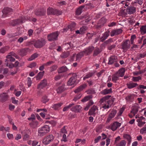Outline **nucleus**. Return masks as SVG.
Wrapping results in <instances>:
<instances>
[{"mask_svg": "<svg viewBox=\"0 0 146 146\" xmlns=\"http://www.w3.org/2000/svg\"><path fill=\"white\" fill-rule=\"evenodd\" d=\"M38 124V123L36 121H33L30 123V125L33 128H35L36 127Z\"/></svg>", "mask_w": 146, "mask_h": 146, "instance_id": "obj_41", "label": "nucleus"}, {"mask_svg": "<svg viewBox=\"0 0 146 146\" xmlns=\"http://www.w3.org/2000/svg\"><path fill=\"white\" fill-rule=\"evenodd\" d=\"M121 125V123L116 121L111 123L109 127L113 131H115L119 128Z\"/></svg>", "mask_w": 146, "mask_h": 146, "instance_id": "obj_11", "label": "nucleus"}, {"mask_svg": "<svg viewBox=\"0 0 146 146\" xmlns=\"http://www.w3.org/2000/svg\"><path fill=\"white\" fill-rule=\"evenodd\" d=\"M87 86L86 84H84L83 85H81L76 89L74 92L75 93L79 94L81 93L80 92L82 91L84 88H85Z\"/></svg>", "mask_w": 146, "mask_h": 146, "instance_id": "obj_22", "label": "nucleus"}, {"mask_svg": "<svg viewBox=\"0 0 146 146\" xmlns=\"http://www.w3.org/2000/svg\"><path fill=\"white\" fill-rule=\"evenodd\" d=\"M87 92H88V94H90L85 96L84 98L81 101L82 102H85L88 101H90V102H91V90H88Z\"/></svg>", "mask_w": 146, "mask_h": 146, "instance_id": "obj_18", "label": "nucleus"}, {"mask_svg": "<svg viewBox=\"0 0 146 146\" xmlns=\"http://www.w3.org/2000/svg\"><path fill=\"white\" fill-rule=\"evenodd\" d=\"M141 33L142 35L146 33V25H143L140 28Z\"/></svg>", "mask_w": 146, "mask_h": 146, "instance_id": "obj_38", "label": "nucleus"}, {"mask_svg": "<svg viewBox=\"0 0 146 146\" xmlns=\"http://www.w3.org/2000/svg\"><path fill=\"white\" fill-rule=\"evenodd\" d=\"M141 79V77L140 76L136 77H133L132 78V80L134 82H138L139 80Z\"/></svg>", "mask_w": 146, "mask_h": 146, "instance_id": "obj_45", "label": "nucleus"}, {"mask_svg": "<svg viewBox=\"0 0 146 146\" xmlns=\"http://www.w3.org/2000/svg\"><path fill=\"white\" fill-rule=\"evenodd\" d=\"M116 45L115 44L109 45L108 47V48L109 50H111L113 49L114 48L116 47Z\"/></svg>", "mask_w": 146, "mask_h": 146, "instance_id": "obj_58", "label": "nucleus"}, {"mask_svg": "<svg viewBox=\"0 0 146 146\" xmlns=\"http://www.w3.org/2000/svg\"><path fill=\"white\" fill-rule=\"evenodd\" d=\"M143 0H133L131 3L134 6H136L137 5V4L140 5H141L143 3Z\"/></svg>", "mask_w": 146, "mask_h": 146, "instance_id": "obj_25", "label": "nucleus"}, {"mask_svg": "<svg viewBox=\"0 0 146 146\" xmlns=\"http://www.w3.org/2000/svg\"><path fill=\"white\" fill-rule=\"evenodd\" d=\"M111 97V96L108 95L105 96L100 99V102L102 104V108L104 109L108 108L114 101L115 99L113 98H111L109 99Z\"/></svg>", "mask_w": 146, "mask_h": 146, "instance_id": "obj_1", "label": "nucleus"}, {"mask_svg": "<svg viewBox=\"0 0 146 146\" xmlns=\"http://www.w3.org/2000/svg\"><path fill=\"white\" fill-rule=\"evenodd\" d=\"M9 48L8 46H6L0 49V52L2 53H4L5 52L7 51Z\"/></svg>", "mask_w": 146, "mask_h": 146, "instance_id": "obj_35", "label": "nucleus"}, {"mask_svg": "<svg viewBox=\"0 0 146 146\" xmlns=\"http://www.w3.org/2000/svg\"><path fill=\"white\" fill-rule=\"evenodd\" d=\"M69 51H67L63 53L61 55L60 57L62 58H65L67 57L70 55Z\"/></svg>", "mask_w": 146, "mask_h": 146, "instance_id": "obj_36", "label": "nucleus"}, {"mask_svg": "<svg viewBox=\"0 0 146 146\" xmlns=\"http://www.w3.org/2000/svg\"><path fill=\"white\" fill-rule=\"evenodd\" d=\"M124 138L128 140H131V137L130 135L128 134H124L123 135Z\"/></svg>", "mask_w": 146, "mask_h": 146, "instance_id": "obj_49", "label": "nucleus"}, {"mask_svg": "<svg viewBox=\"0 0 146 146\" xmlns=\"http://www.w3.org/2000/svg\"><path fill=\"white\" fill-rule=\"evenodd\" d=\"M126 144V142L124 140H123L118 143L116 146H125Z\"/></svg>", "mask_w": 146, "mask_h": 146, "instance_id": "obj_44", "label": "nucleus"}, {"mask_svg": "<svg viewBox=\"0 0 146 146\" xmlns=\"http://www.w3.org/2000/svg\"><path fill=\"white\" fill-rule=\"evenodd\" d=\"M82 108L80 105H76L71 108V110L76 113L80 112Z\"/></svg>", "mask_w": 146, "mask_h": 146, "instance_id": "obj_20", "label": "nucleus"}, {"mask_svg": "<svg viewBox=\"0 0 146 146\" xmlns=\"http://www.w3.org/2000/svg\"><path fill=\"white\" fill-rule=\"evenodd\" d=\"M123 31V30L121 29H115L112 30L110 33L111 36L119 35L121 34Z\"/></svg>", "mask_w": 146, "mask_h": 146, "instance_id": "obj_17", "label": "nucleus"}, {"mask_svg": "<svg viewBox=\"0 0 146 146\" xmlns=\"http://www.w3.org/2000/svg\"><path fill=\"white\" fill-rule=\"evenodd\" d=\"M74 74V75L69 79V81L67 83V84L68 86L73 85L74 86L76 84V82L77 80V75L76 74Z\"/></svg>", "mask_w": 146, "mask_h": 146, "instance_id": "obj_10", "label": "nucleus"}, {"mask_svg": "<svg viewBox=\"0 0 146 146\" xmlns=\"http://www.w3.org/2000/svg\"><path fill=\"white\" fill-rule=\"evenodd\" d=\"M136 8L134 6H130L128 7L126 9V11L129 15L133 14L136 12Z\"/></svg>", "mask_w": 146, "mask_h": 146, "instance_id": "obj_15", "label": "nucleus"}, {"mask_svg": "<svg viewBox=\"0 0 146 146\" xmlns=\"http://www.w3.org/2000/svg\"><path fill=\"white\" fill-rule=\"evenodd\" d=\"M101 51V50L100 49L98 48H96L94 51L93 56H97Z\"/></svg>", "mask_w": 146, "mask_h": 146, "instance_id": "obj_34", "label": "nucleus"}, {"mask_svg": "<svg viewBox=\"0 0 146 146\" xmlns=\"http://www.w3.org/2000/svg\"><path fill=\"white\" fill-rule=\"evenodd\" d=\"M97 110V108L96 106H94L92 107V115L95 113Z\"/></svg>", "mask_w": 146, "mask_h": 146, "instance_id": "obj_54", "label": "nucleus"}, {"mask_svg": "<svg viewBox=\"0 0 146 146\" xmlns=\"http://www.w3.org/2000/svg\"><path fill=\"white\" fill-rule=\"evenodd\" d=\"M82 96V95L81 94V93L77 94L74 97L73 101H74L75 102H76L77 100L81 98Z\"/></svg>", "mask_w": 146, "mask_h": 146, "instance_id": "obj_39", "label": "nucleus"}, {"mask_svg": "<svg viewBox=\"0 0 146 146\" xmlns=\"http://www.w3.org/2000/svg\"><path fill=\"white\" fill-rule=\"evenodd\" d=\"M139 108L137 106H133L131 111V113L133 114V115H135L139 111Z\"/></svg>", "mask_w": 146, "mask_h": 146, "instance_id": "obj_26", "label": "nucleus"}, {"mask_svg": "<svg viewBox=\"0 0 146 146\" xmlns=\"http://www.w3.org/2000/svg\"><path fill=\"white\" fill-rule=\"evenodd\" d=\"M85 7L84 5H81L78 8L76 11V14L77 15H79L82 12V10Z\"/></svg>", "mask_w": 146, "mask_h": 146, "instance_id": "obj_28", "label": "nucleus"}, {"mask_svg": "<svg viewBox=\"0 0 146 146\" xmlns=\"http://www.w3.org/2000/svg\"><path fill=\"white\" fill-rule=\"evenodd\" d=\"M76 24L75 23L73 22L68 26V28L70 29L71 30L72 29V28H73L76 27Z\"/></svg>", "mask_w": 146, "mask_h": 146, "instance_id": "obj_61", "label": "nucleus"}, {"mask_svg": "<svg viewBox=\"0 0 146 146\" xmlns=\"http://www.w3.org/2000/svg\"><path fill=\"white\" fill-rule=\"evenodd\" d=\"M23 138L24 141H27L29 139V136L28 134H26L23 135Z\"/></svg>", "mask_w": 146, "mask_h": 146, "instance_id": "obj_52", "label": "nucleus"}, {"mask_svg": "<svg viewBox=\"0 0 146 146\" xmlns=\"http://www.w3.org/2000/svg\"><path fill=\"white\" fill-rule=\"evenodd\" d=\"M133 98V96L132 95H130L129 96L126 97V98L128 100L130 101H132Z\"/></svg>", "mask_w": 146, "mask_h": 146, "instance_id": "obj_64", "label": "nucleus"}, {"mask_svg": "<svg viewBox=\"0 0 146 146\" xmlns=\"http://www.w3.org/2000/svg\"><path fill=\"white\" fill-rule=\"evenodd\" d=\"M19 54L22 56H23L27 54V51L25 49H22L19 50Z\"/></svg>", "mask_w": 146, "mask_h": 146, "instance_id": "obj_42", "label": "nucleus"}, {"mask_svg": "<svg viewBox=\"0 0 146 146\" xmlns=\"http://www.w3.org/2000/svg\"><path fill=\"white\" fill-rule=\"evenodd\" d=\"M13 10L12 8L9 7H5L3 10L2 12L4 15H6L7 14L9 13L13 12Z\"/></svg>", "mask_w": 146, "mask_h": 146, "instance_id": "obj_24", "label": "nucleus"}, {"mask_svg": "<svg viewBox=\"0 0 146 146\" xmlns=\"http://www.w3.org/2000/svg\"><path fill=\"white\" fill-rule=\"evenodd\" d=\"M31 116V117H29L28 118V120H32L33 121L35 119V117L34 114H32Z\"/></svg>", "mask_w": 146, "mask_h": 146, "instance_id": "obj_63", "label": "nucleus"}, {"mask_svg": "<svg viewBox=\"0 0 146 146\" xmlns=\"http://www.w3.org/2000/svg\"><path fill=\"white\" fill-rule=\"evenodd\" d=\"M62 12L57 9L52 7H49L47 9V14L48 15H52L58 16L62 14Z\"/></svg>", "mask_w": 146, "mask_h": 146, "instance_id": "obj_4", "label": "nucleus"}, {"mask_svg": "<svg viewBox=\"0 0 146 146\" xmlns=\"http://www.w3.org/2000/svg\"><path fill=\"white\" fill-rule=\"evenodd\" d=\"M127 85L128 89H131L136 87L137 86H138V85L137 83H133L132 82H130L127 84Z\"/></svg>", "mask_w": 146, "mask_h": 146, "instance_id": "obj_23", "label": "nucleus"}, {"mask_svg": "<svg viewBox=\"0 0 146 146\" xmlns=\"http://www.w3.org/2000/svg\"><path fill=\"white\" fill-rule=\"evenodd\" d=\"M86 30V29L85 27H82L80 28V34H82L84 33Z\"/></svg>", "mask_w": 146, "mask_h": 146, "instance_id": "obj_57", "label": "nucleus"}, {"mask_svg": "<svg viewBox=\"0 0 146 146\" xmlns=\"http://www.w3.org/2000/svg\"><path fill=\"white\" fill-rule=\"evenodd\" d=\"M47 84V80L44 79L42 80L38 85L37 88L38 89L41 90L45 87Z\"/></svg>", "mask_w": 146, "mask_h": 146, "instance_id": "obj_16", "label": "nucleus"}, {"mask_svg": "<svg viewBox=\"0 0 146 146\" xmlns=\"http://www.w3.org/2000/svg\"><path fill=\"white\" fill-rule=\"evenodd\" d=\"M38 56V54L36 53H35L32 55L28 59V60L29 61H32L37 57Z\"/></svg>", "mask_w": 146, "mask_h": 146, "instance_id": "obj_37", "label": "nucleus"}, {"mask_svg": "<svg viewBox=\"0 0 146 146\" xmlns=\"http://www.w3.org/2000/svg\"><path fill=\"white\" fill-rule=\"evenodd\" d=\"M74 105V104L72 103L70 104L68 106H65L63 109V111L64 112L68 111L70 108L72 107Z\"/></svg>", "mask_w": 146, "mask_h": 146, "instance_id": "obj_40", "label": "nucleus"}, {"mask_svg": "<svg viewBox=\"0 0 146 146\" xmlns=\"http://www.w3.org/2000/svg\"><path fill=\"white\" fill-rule=\"evenodd\" d=\"M65 85L64 84H63L62 86H60L58 88L57 90V92L58 93H61V92L64 91L65 88L64 86Z\"/></svg>", "mask_w": 146, "mask_h": 146, "instance_id": "obj_31", "label": "nucleus"}, {"mask_svg": "<svg viewBox=\"0 0 146 146\" xmlns=\"http://www.w3.org/2000/svg\"><path fill=\"white\" fill-rule=\"evenodd\" d=\"M110 31L108 30L104 34H102V35L100 38V41L102 42H104L109 36L110 34Z\"/></svg>", "mask_w": 146, "mask_h": 146, "instance_id": "obj_19", "label": "nucleus"}, {"mask_svg": "<svg viewBox=\"0 0 146 146\" xmlns=\"http://www.w3.org/2000/svg\"><path fill=\"white\" fill-rule=\"evenodd\" d=\"M109 64H114L115 67H118L119 66V64L117 63V57L115 55H112L108 59Z\"/></svg>", "mask_w": 146, "mask_h": 146, "instance_id": "obj_8", "label": "nucleus"}, {"mask_svg": "<svg viewBox=\"0 0 146 146\" xmlns=\"http://www.w3.org/2000/svg\"><path fill=\"white\" fill-rule=\"evenodd\" d=\"M107 19L104 17H102L98 21L97 25L96 26V28L99 29L103 27L106 23Z\"/></svg>", "mask_w": 146, "mask_h": 146, "instance_id": "obj_13", "label": "nucleus"}, {"mask_svg": "<svg viewBox=\"0 0 146 146\" xmlns=\"http://www.w3.org/2000/svg\"><path fill=\"white\" fill-rule=\"evenodd\" d=\"M49 100L47 97L45 95L43 96L41 99V102L43 103H46L48 102Z\"/></svg>", "mask_w": 146, "mask_h": 146, "instance_id": "obj_33", "label": "nucleus"}, {"mask_svg": "<svg viewBox=\"0 0 146 146\" xmlns=\"http://www.w3.org/2000/svg\"><path fill=\"white\" fill-rule=\"evenodd\" d=\"M43 76V74H38L36 77V80H40L42 78Z\"/></svg>", "mask_w": 146, "mask_h": 146, "instance_id": "obj_48", "label": "nucleus"}, {"mask_svg": "<svg viewBox=\"0 0 146 146\" xmlns=\"http://www.w3.org/2000/svg\"><path fill=\"white\" fill-rule=\"evenodd\" d=\"M46 12V9L42 8L36 9L35 12V15L38 16H43L45 15Z\"/></svg>", "mask_w": 146, "mask_h": 146, "instance_id": "obj_12", "label": "nucleus"}, {"mask_svg": "<svg viewBox=\"0 0 146 146\" xmlns=\"http://www.w3.org/2000/svg\"><path fill=\"white\" fill-rule=\"evenodd\" d=\"M0 96L1 98L2 101L3 102L6 101L8 98V95L4 93L1 94Z\"/></svg>", "mask_w": 146, "mask_h": 146, "instance_id": "obj_32", "label": "nucleus"}, {"mask_svg": "<svg viewBox=\"0 0 146 146\" xmlns=\"http://www.w3.org/2000/svg\"><path fill=\"white\" fill-rule=\"evenodd\" d=\"M54 63V62L52 61H50L44 64V65L46 66H49L50 65L53 64Z\"/></svg>", "mask_w": 146, "mask_h": 146, "instance_id": "obj_51", "label": "nucleus"}, {"mask_svg": "<svg viewBox=\"0 0 146 146\" xmlns=\"http://www.w3.org/2000/svg\"><path fill=\"white\" fill-rule=\"evenodd\" d=\"M59 35V33L58 31L52 33L48 34L47 36V39L49 41L57 40L58 37Z\"/></svg>", "mask_w": 146, "mask_h": 146, "instance_id": "obj_7", "label": "nucleus"}, {"mask_svg": "<svg viewBox=\"0 0 146 146\" xmlns=\"http://www.w3.org/2000/svg\"><path fill=\"white\" fill-rule=\"evenodd\" d=\"M65 126H64L61 129L60 132L61 133L64 134H67V131L65 129Z\"/></svg>", "mask_w": 146, "mask_h": 146, "instance_id": "obj_56", "label": "nucleus"}, {"mask_svg": "<svg viewBox=\"0 0 146 146\" xmlns=\"http://www.w3.org/2000/svg\"><path fill=\"white\" fill-rule=\"evenodd\" d=\"M117 113V111L114 109H113L109 113L107 120V122H109L115 116Z\"/></svg>", "mask_w": 146, "mask_h": 146, "instance_id": "obj_14", "label": "nucleus"}, {"mask_svg": "<svg viewBox=\"0 0 146 146\" xmlns=\"http://www.w3.org/2000/svg\"><path fill=\"white\" fill-rule=\"evenodd\" d=\"M63 76V75L62 74H58L55 77V80H58L61 78Z\"/></svg>", "mask_w": 146, "mask_h": 146, "instance_id": "obj_60", "label": "nucleus"}, {"mask_svg": "<svg viewBox=\"0 0 146 146\" xmlns=\"http://www.w3.org/2000/svg\"><path fill=\"white\" fill-rule=\"evenodd\" d=\"M68 70V68L66 66H62L59 68L58 69V73H62L66 72Z\"/></svg>", "mask_w": 146, "mask_h": 146, "instance_id": "obj_29", "label": "nucleus"}, {"mask_svg": "<svg viewBox=\"0 0 146 146\" xmlns=\"http://www.w3.org/2000/svg\"><path fill=\"white\" fill-rule=\"evenodd\" d=\"M36 66V63L35 62H33L29 64L28 67L32 68H34Z\"/></svg>", "mask_w": 146, "mask_h": 146, "instance_id": "obj_59", "label": "nucleus"}, {"mask_svg": "<svg viewBox=\"0 0 146 146\" xmlns=\"http://www.w3.org/2000/svg\"><path fill=\"white\" fill-rule=\"evenodd\" d=\"M49 130L48 126L44 125L38 129V135L40 137L43 136L49 132Z\"/></svg>", "mask_w": 146, "mask_h": 146, "instance_id": "obj_2", "label": "nucleus"}, {"mask_svg": "<svg viewBox=\"0 0 146 146\" xmlns=\"http://www.w3.org/2000/svg\"><path fill=\"white\" fill-rule=\"evenodd\" d=\"M58 68V66L56 65H54L50 67V72H52L53 71L56 70Z\"/></svg>", "mask_w": 146, "mask_h": 146, "instance_id": "obj_46", "label": "nucleus"}, {"mask_svg": "<svg viewBox=\"0 0 146 146\" xmlns=\"http://www.w3.org/2000/svg\"><path fill=\"white\" fill-rule=\"evenodd\" d=\"M125 109V108L123 107L120 109L119 110L117 114V115H118V117H119V116H121V114L123 112Z\"/></svg>", "mask_w": 146, "mask_h": 146, "instance_id": "obj_47", "label": "nucleus"}, {"mask_svg": "<svg viewBox=\"0 0 146 146\" xmlns=\"http://www.w3.org/2000/svg\"><path fill=\"white\" fill-rule=\"evenodd\" d=\"M130 42L128 40L123 41L122 44V48L124 52H126L130 48Z\"/></svg>", "mask_w": 146, "mask_h": 146, "instance_id": "obj_9", "label": "nucleus"}, {"mask_svg": "<svg viewBox=\"0 0 146 146\" xmlns=\"http://www.w3.org/2000/svg\"><path fill=\"white\" fill-rule=\"evenodd\" d=\"M54 137L53 135L50 134L44 138L43 143L46 145H48L54 140Z\"/></svg>", "mask_w": 146, "mask_h": 146, "instance_id": "obj_6", "label": "nucleus"}, {"mask_svg": "<svg viewBox=\"0 0 146 146\" xmlns=\"http://www.w3.org/2000/svg\"><path fill=\"white\" fill-rule=\"evenodd\" d=\"M112 92V89L111 88L109 89L106 88L102 91L101 94L103 95H105L111 93Z\"/></svg>", "mask_w": 146, "mask_h": 146, "instance_id": "obj_27", "label": "nucleus"}, {"mask_svg": "<svg viewBox=\"0 0 146 146\" xmlns=\"http://www.w3.org/2000/svg\"><path fill=\"white\" fill-rule=\"evenodd\" d=\"M145 121H140L139 122H137L138 123L137 125L140 127H141L142 126L145 124Z\"/></svg>", "mask_w": 146, "mask_h": 146, "instance_id": "obj_50", "label": "nucleus"}, {"mask_svg": "<svg viewBox=\"0 0 146 146\" xmlns=\"http://www.w3.org/2000/svg\"><path fill=\"white\" fill-rule=\"evenodd\" d=\"M46 42L45 39L41 38L36 40L35 42L34 45L37 48H40L45 45Z\"/></svg>", "mask_w": 146, "mask_h": 146, "instance_id": "obj_5", "label": "nucleus"}, {"mask_svg": "<svg viewBox=\"0 0 146 146\" xmlns=\"http://www.w3.org/2000/svg\"><path fill=\"white\" fill-rule=\"evenodd\" d=\"M59 143V141L58 139H55L52 145L51 146H57Z\"/></svg>", "mask_w": 146, "mask_h": 146, "instance_id": "obj_55", "label": "nucleus"}, {"mask_svg": "<svg viewBox=\"0 0 146 146\" xmlns=\"http://www.w3.org/2000/svg\"><path fill=\"white\" fill-rule=\"evenodd\" d=\"M64 47L66 50H68L70 48H72V44L71 42L65 43L64 45Z\"/></svg>", "mask_w": 146, "mask_h": 146, "instance_id": "obj_30", "label": "nucleus"}, {"mask_svg": "<svg viewBox=\"0 0 146 146\" xmlns=\"http://www.w3.org/2000/svg\"><path fill=\"white\" fill-rule=\"evenodd\" d=\"M63 105L62 102H60L52 105V108L55 110H59L60 107Z\"/></svg>", "mask_w": 146, "mask_h": 146, "instance_id": "obj_21", "label": "nucleus"}, {"mask_svg": "<svg viewBox=\"0 0 146 146\" xmlns=\"http://www.w3.org/2000/svg\"><path fill=\"white\" fill-rule=\"evenodd\" d=\"M119 76L117 74H114L112 76V80L115 82H116V81L119 79Z\"/></svg>", "mask_w": 146, "mask_h": 146, "instance_id": "obj_43", "label": "nucleus"}, {"mask_svg": "<svg viewBox=\"0 0 146 146\" xmlns=\"http://www.w3.org/2000/svg\"><path fill=\"white\" fill-rule=\"evenodd\" d=\"M140 133L143 134L146 133V125L140 130Z\"/></svg>", "mask_w": 146, "mask_h": 146, "instance_id": "obj_53", "label": "nucleus"}, {"mask_svg": "<svg viewBox=\"0 0 146 146\" xmlns=\"http://www.w3.org/2000/svg\"><path fill=\"white\" fill-rule=\"evenodd\" d=\"M31 84L32 82L31 78L29 77H28L27 78V84L29 87L31 86Z\"/></svg>", "mask_w": 146, "mask_h": 146, "instance_id": "obj_62", "label": "nucleus"}, {"mask_svg": "<svg viewBox=\"0 0 146 146\" xmlns=\"http://www.w3.org/2000/svg\"><path fill=\"white\" fill-rule=\"evenodd\" d=\"M91 52V48L90 47L87 48L84 51H82L78 53L76 55V61L80 60L85 54L86 55L90 54Z\"/></svg>", "mask_w": 146, "mask_h": 146, "instance_id": "obj_3", "label": "nucleus"}]
</instances>
